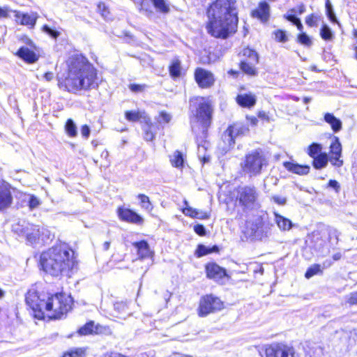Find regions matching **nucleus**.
Instances as JSON below:
<instances>
[{"label": "nucleus", "instance_id": "58836bf2", "mask_svg": "<svg viewBox=\"0 0 357 357\" xmlns=\"http://www.w3.org/2000/svg\"><path fill=\"white\" fill-rule=\"evenodd\" d=\"M272 35L275 41L284 43L288 41V36L284 30L278 29L273 31Z\"/></svg>", "mask_w": 357, "mask_h": 357}, {"label": "nucleus", "instance_id": "2f4dec72", "mask_svg": "<svg viewBox=\"0 0 357 357\" xmlns=\"http://www.w3.org/2000/svg\"><path fill=\"white\" fill-rule=\"evenodd\" d=\"M169 161L172 167L181 169L184 165V157L181 151L176 150L169 157Z\"/></svg>", "mask_w": 357, "mask_h": 357}, {"label": "nucleus", "instance_id": "774afa93", "mask_svg": "<svg viewBox=\"0 0 357 357\" xmlns=\"http://www.w3.org/2000/svg\"><path fill=\"white\" fill-rule=\"evenodd\" d=\"M25 43L31 48L36 50V47L33 41L30 38H26Z\"/></svg>", "mask_w": 357, "mask_h": 357}, {"label": "nucleus", "instance_id": "cd10ccee", "mask_svg": "<svg viewBox=\"0 0 357 357\" xmlns=\"http://www.w3.org/2000/svg\"><path fill=\"white\" fill-rule=\"evenodd\" d=\"M220 251V249L217 245H213V246L208 248L203 244H198L195 250V255L197 258H200L211 253H219Z\"/></svg>", "mask_w": 357, "mask_h": 357}, {"label": "nucleus", "instance_id": "ddd939ff", "mask_svg": "<svg viewBox=\"0 0 357 357\" xmlns=\"http://www.w3.org/2000/svg\"><path fill=\"white\" fill-rule=\"evenodd\" d=\"M116 213L121 222L139 226L144 223V219L139 213L124 205L119 206L116 209Z\"/></svg>", "mask_w": 357, "mask_h": 357}, {"label": "nucleus", "instance_id": "a878e982", "mask_svg": "<svg viewBox=\"0 0 357 357\" xmlns=\"http://www.w3.org/2000/svg\"><path fill=\"white\" fill-rule=\"evenodd\" d=\"M168 71L169 76L174 80L185 75V71L181 66V61L178 57L174 58L170 61L168 66Z\"/></svg>", "mask_w": 357, "mask_h": 357}, {"label": "nucleus", "instance_id": "2eb2a0df", "mask_svg": "<svg viewBox=\"0 0 357 357\" xmlns=\"http://www.w3.org/2000/svg\"><path fill=\"white\" fill-rule=\"evenodd\" d=\"M204 271L206 277L208 279L217 282L222 280L225 278H229L227 270L225 268L219 266L215 261H208L204 265Z\"/></svg>", "mask_w": 357, "mask_h": 357}, {"label": "nucleus", "instance_id": "052dcab7", "mask_svg": "<svg viewBox=\"0 0 357 357\" xmlns=\"http://www.w3.org/2000/svg\"><path fill=\"white\" fill-rule=\"evenodd\" d=\"M247 121L252 126H257L259 122L258 117L255 116L247 115L245 116Z\"/></svg>", "mask_w": 357, "mask_h": 357}, {"label": "nucleus", "instance_id": "79ce46f5", "mask_svg": "<svg viewBox=\"0 0 357 357\" xmlns=\"http://www.w3.org/2000/svg\"><path fill=\"white\" fill-rule=\"evenodd\" d=\"M321 38L324 40H331L333 38V33L326 24H323L320 29Z\"/></svg>", "mask_w": 357, "mask_h": 357}, {"label": "nucleus", "instance_id": "c756f323", "mask_svg": "<svg viewBox=\"0 0 357 357\" xmlns=\"http://www.w3.org/2000/svg\"><path fill=\"white\" fill-rule=\"evenodd\" d=\"M227 128L232 130V133L236 138L238 136H244L250 131L249 127L246 124L239 122H234L229 124Z\"/></svg>", "mask_w": 357, "mask_h": 357}, {"label": "nucleus", "instance_id": "f8f14e48", "mask_svg": "<svg viewBox=\"0 0 357 357\" xmlns=\"http://www.w3.org/2000/svg\"><path fill=\"white\" fill-rule=\"evenodd\" d=\"M193 77L197 86L202 89L212 88L216 81L214 73L202 67H197L195 68Z\"/></svg>", "mask_w": 357, "mask_h": 357}, {"label": "nucleus", "instance_id": "473e14b6", "mask_svg": "<svg viewBox=\"0 0 357 357\" xmlns=\"http://www.w3.org/2000/svg\"><path fill=\"white\" fill-rule=\"evenodd\" d=\"M137 198L139 200V204L142 208L148 212H151L153 211V205L147 195L140 193L137 195Z\"/></svg>", "mask_w": 357, "mask_h": 357}, {"label": "nucleus", "instance_id": "f257e3e1", "mask_svg": "<svg viewBox=\"0 0 357 357\" xmlns=\"http://www.w3.org/2000/svg\"><path fill=\"white\" fill-rule=\"evenodd\" d=\"M25 302L33 317L38 320H58L65 318L73 310L74 300L65 291H29Z\"/></svg>", "mask_w": 357, "mask_h": 357}, {"label": "nucleus", "instance_id": "bf43d9fd", "mask_svg": "<svg viewBox=\"0 0 357 357\" xmlns=\"http://www.w3.org/2000/svg\"><path fill=\"white\" fill-rule=\"evenodd\" d=\"M90 132L91 130L88 125L84 124L81 126V134L84 138L88 139L90 135Z\"/></svg>", "mask_w": 357, "mask_h": 357}, {"label": "nucleus", "instance_id": "ea45409f", "mask_svg": "<svg viewBox=\"0 0 357 357\" xmlns=\"http://www.w3.org/2000/svg\"><path fill=\"white\" fill-rule=\"evenodd\" d=\"M155 9L162 13L166 14L169 12V7L165 0H151Z\"/></svg>", "mask_w": 357, "mask_h": 357}, {"label": "nucleus", "instance_id": "6ab92c4d", "mask_svg": "<svg viewBox=\"0 0 357 357\" xmlns=\"http://www.w3.org/2000/svg\"><path fill=\"white\" fill-rule=\"evenodd\" d=\"M132 246L136 249L137 259L142 261L146 259H151L154 257V251L151 248L146 240L142 239L133 242Z\"/></svg>", "mask_w": 357, "mask_h": 357}, {"label": "nucleus", "instance_id": "09e8293b", "mask_svg": "<svg viewBox=\"0 0 357 357\" xmlns=\"http://www.w3.org/2000/svg\"><path fill=\"white\" fill-rule=\"evenodd\" d=\"M41 30L45 32L46 33H47L48 35H50V36H52L54 38H58L59 36L60 35L59 31H58L56 30H54V29H52L47 24L43 25L42 27H41Z\"/></svg>", "mask_w": 357, "mask_h": 357}, {"label": "nucleus", "instance_id": "6e6d98bb", "mask_svg": "<svg viewBox=\"0 0 357 357\" xmlns=\"http://www.w3.org/2000/svg\"><path fill=\"white\" fill-rule=\"evenodd\" d=\"M257 116L258 119H260L263 121L269 122L271 121V118L268 113L265 111H259L257 113Z\"/></svg>", "mask_w": 357, "mask_h": 357}, {"label": "nucleus", "instance_id": "864d4df0", "mask_svg": "<svg viewBox=\"0 0 357 357\" xmlns=\"http://www.w3.org/2000/svg\"><path fill=\"white\" fill-rule=\"evenodd\" d=\"M12 11L13 10L10 9V8L8 6H0V19L10 17V13H12Z\"/></svg>", "mask_w": 357, "mask_h": 357}, {"label": "nucleus", "instance_id": "72a5a7b5", "mask_svg": "<svg viewBox=\"0 0 357 357\" xmlns=\"http://www.w3.org/2000/svg\"><path fill=\"white\" fill-rule=\"evenodd\" d=\"M86 355V348L76 347L63 352L61 357H85Z\"/></svg>", "mask_w": 357, "mask_h": 357}, {"label": "nucleus", "instance_id": "a18cd8bd", "mask_svg": "<svg viewBox=\"0 0 357 357\" xmlns=\"http://www.w3.org/2000/svg\"><path fill=\"white\" fill-rule=\"evenodd\" d=\"M326 14L329 20L333 23H337V18L335 13L333 11L332 6L329 0H326Z\"/></svg>", "mask_w": 357, "mask_h": 357}, {"label": "nucleus", "instance_id": "13d9d810", "mask_svg": "<svg viewBox=\"0 0 357 357\" xmlns=\"http://www.w3.org/2000/svg\"><path fill=\"white\" fill-rule=\"evenodd\" d=\"M159 117L162 119V121L165 123H168L171 121V115L165 111L160 112Z\"/></svg>", "mask_w": 357, "mask_h": 357}, {"label": "nucleus", "instance_id": "338daca9", "mask_svg": "<svg viewBox=\"0 0 357 357\" xmlns=\"http://www.w3.org/2000/svg\"><path fill=\"white\" fill-rule=\"evenodd\" d=\"M166 357H192V356L190 355L183 354L179 352H173L170 355H169Z\"/></svg>", "mask_w": 357, "mask_h": 357}, {"label": "nucleus", "instance_id": "3c124183", "mask_svg": "<svg viewBox=\"0 0 357 357\" xmlns=\"http://www.w3.org/2000/svg\"><path fill=\"white\" fill-rule=\"evenodd\" d=\"M194 231L199 236H204L206 234V229L202 224H197L193 227Z\"/></svg>", "mask_w": 357, "mask_h": 357}, {"label": "nucleus", "instance_id": "0eeeda50", "mask_svg": "<svg viewBox=\"0 0 357 357\" xmlns=\"http://www.w3.org/2000/svg\"><path fill=\"white\" fill-rule=\"evenodd\" d=\"M235 202L243 212L251 211L259 207V192L254 185H238L234 188Z\"/></svg>", "mask_w": 357, "mask_h": 357}, {"label": "nucleus", "instance_id": "9d476101", "mask_svg": "<svg viewBox=\"0 0 357 357\" xmlns=\"http://www.w3.org/2000/svg\"><path fill=\"white\" fill-rule=\"evenodd\" d=\"M241 54L244 59L238 63L240 70L248 76H257L259 73L255 66L259 61L258 53L255 50L245 47L242 50Z\"/></svg>", "mask_w": 357, "mask_h": 357}, {"label": "nucleus", "instance_id": "5fc2aeb1", "mask_svg": "<svg viewBox=\"0 0 357 357\" xmlns=\"http://www.w3.org/2000/svg\"><path fill=\"white\" fill-rule=\"evenodd\" d=\"M100 357H130L116 351H110L104 353Z\"/></svg>", "mask_w": 357, "mask_h": 357}, {"label": "nucleus", "instance_id": "1a4fd4ad", "mask_svg": "<svg viewBox=\"0 0 357 357\" xmlns=\"http://www.w3.org/2000/svg\"><path fill=\"white\" fill-rule=\"evenodd\" d=\"M225 307L223 301L213 294H206L199 298L197 313L199 317H205L211 314L218 312Z\"/></svg>", "mask_w": 357, "mask_h": 357}, {"label": "nucleus", "instance_id": "680f3d73", "mask_svg": "<svg viewBox=\"0 0 357 357\" xmlns=\"http://www.w3.org/2000/svg\"><path fill=\"white\" fill-rule=\"evenodd\" d=\"M211 217V213L208 211H199L197 217L196 218L200 219V220H208Z\"/></svg>", "mask_w": 357, "mask_h": 357}, {"label": "nucleus", "instance_id": "39448f33", "mask_svg": "<svg viewBox=\"0 0 357 357\" xmlns=\"http://www.w3.org/2000/svg\"><path fill=\"white\" fill-rule=\"evenodd\" d=\"M192 100L196 101L197 105H195V113L190 117L191 130L195 135L197 142L203 143L208 137L214 109L212 102L205 97L196 96L190 100Z\"/></svg>", "mask_w": 357, "mask_h": 357}, {"label": "nucleus", "instance_id": "603ef678", "mask_svg": "<svg viewBox=\"0 0 357 357\" xmlns=\"http://www.w3.org/2000/svg\"><path fill=\"white\" fill-rule=\"evenodd\" d=\"M347 303L350 306L357 305V291L351 292L349 294L348 298L347 299Z\"/></svg>", "mask_w": 357, "mask_h": 357}, {"label": "nucleus", "instance_id": "37998d69", "mask_svg": "<svg viewBox=\"0 0 357 357\" xmlns=\"http://www.w3.org/2000/svg\"><path fill=\"white\" fill-rule=\"evenodd\" d=\"M296 41L299 44L307 47L311 46L312 43L310 37L305 32H301L297 35Z\"/></svg>", "mask_w": 357, "mask_h": 357}, {"label": "nucleus", "instance_id": "4be33fe9", "mask_svg": "<svg viewBox=\"0 0 357 357\" xmlns=\"http://www.w3.org/2000/svg\"><path fill=\"white\" fill-rule=\"evenodd\" d=\"M13 202V197L9 185H0V212L7 210Z\"/></svg>", "mask_w": 357, "mask_h": 357}, {"label": "nucleus", "instance_id": "e2e57ef3", "mask_svg": "<svg viewBox=\"0 0 357 357\" xmlns=\"http://www.w3.org/2000/svg\"><path fill=\"white\" fill-rule=\"evenodd\" d=\"M284 18L291 22L294 25L300 20V19L294 15H284Z\"/></svg>", "mask_w": 357, "mask_h": 357}, {"label": "nucleus", "instance_id": "de8ad7c7", "mask_svg": "<svg viewBox=\"0 0 357 357\" xmlns=\"http://www.w3.org/2000/svg\"><path fill=\"white\" fill-rule=\"evenodd\" d=\"M129 89L133 93H140L145 91L147 85L145 84H130L128 85Z\"/></svg>", "mask_w": 357, "mask_h": 357}, {"label": "nucleus", "instance_id": "c9c22d12", "mask_svg": "<svg viewBox=\"0 0 357 357\" xmlns=\"http://www.w3.org/2000/svg\"><path fill=\"white\" fill-rule=\"evenodd\" d=\"M97 12L105 20L112 18V13L109 6L103 1L97 3Z\"/></svg>", "mask_w": 357, "mask_h": 357}, {"label": "nucleus", "instance_id": "c85d7f7f", "mask_svg": "<svg viewBox=\"0 0 357 357\" xmlns=\"http://www.w3.org/2000/svg\"><path fill=\"white\" fill-rule=\"evenodd\" d=\"M324 120L331 126V128L334 132H337L342 128V123L341 120L335 116L332 113H326L324 116Z\"/></svg>", "mask_w": 357, "mask_h": 357}, {"label": "nucleus", "instance_id": "4c0bfd02", "mask_svg": "<svg viewBox=\"0 0 357 357\" xmlns=\"http://www.w3.org/2000/svg\"><path fill=\"white\" fill-rule=\"evenodd\" d=\"M317 234L321 236V238H323L324 243L326 242L330 243L333 237H335V239L337 240L335 231L330 228H324L320 231H318Z\"/></svg>", "mask_w": 357, "mask_h": 357}, {"label": "nucleus", "instance_id": "393cba45", "mask_svg": "<svg viewBox=\"0 0 357 357\" xmlns=\"http://www.w3.org/2000/svg\"><path fill=\"white\" fill-rule=\"evenodd\" d=\"M284 167L289 172L298 175H307L310 170L308 165H300L290 161L283 162Z\"/></svg>", "mask_w": 357, "mask_h": 357}, {"label": "nucleus", "instance_id": "a211bd4d", "mask_svg": "<svg viewBox=\"0 0 357 357\" xmlns=\"http://www.w3.org/2000/svg\"><path fill=\"white\" fill-rule=\"evenodd\" d=\"M12 13L14 14L17 24L26 26L29 29H33L36 24L37 20L39 17L36 12L31 13H22L17 10H13Z\"/></svg>", "mask_w": 357, "mask_h": 357}, {"label": "nucleus", "instance_id": "8fccbe9b", "mask_svg": "<svg viewBox=\"0 0 357 357\" xmlns=\"http://www.w3.org/2000/svg\"><path fill=\"white\" fill-rule=\"evenodd\" d=\"M40 202L38 197L33 195H31L29 197L28 206L30 210H33L37 208L40 205Z\"/></svg>", "mask_w": 357, "mask_h": 357}, {"label": "nucleus", "instance_id": "e433bc0d", "mask_svg": "<svg viewBox=\"0 0 357 357\" xmlns=\"http://www.w3.org/2000/svg\"><path fill=\"white\" fill-rule=\"evenodd\" d=\"M322 273L323 270L321 265L319 264H314L306 270L305 273V278L306 279H310L316 275H321Z\"/></svg>", "mask_w": 357, "mask_h": 357}, {"label": "nucleus", "instance_id": "7ed1b4c3", "mask_svg": "<svg viewBox=\"0 0 357 357\" xmlns=\"http://www.w3.org/2000/svg\"><path fill=\"white\" fill-rule=\"evenodd\" d=\"M99 84L97 69L78 57L70 59L65 76L57 77L58 87L72 93L98 89Z\"/></svg>", "mask_w": 357, "mask_h": 357}, {"label": "nucleus", "instance_id": "f03ea898", "mask_svg": "<svg viewBox=\"0 0 357 357\" xmlns=\"http://www.w3.org/2000/svg\"><path fill=\"white\" fill-rule=\"evenodd\" d=\"M207 33L216 39L226 40L238 29L239 17L236 0H215L206 9Z\"/></svg>", "mask_w": 357, "mask_h": 357}, {"label": "nucleus", "instance_id": "b1692460", "mask_svg": "<svg viewBox=\"0 0 357 357\" xmlns=\"http://www.w3.org/2000/svg\"><path fill=\"white\" fill-rule=\"evenodd\" d=\"M143 138L146 142H153L156 136V127L149 116L142 123Z\"/></svg>", "mask_w": 357, "mask_h": 357}, {"label": "nucleus", "instance_id": "423d86ee", "mask_svg": "<svg viewBox=\"0 0 357 357\" xmlns=\"http://www.w3.org/2000/svg\"><path fill=\"white\" fill-rule=\"evenodd\" d=\"M307 154L312 158V165L315 169L325 168L328 162L336 168L343 166L342 146L337 137L334 136L329 146L327 154L323 151V146L317 142L311 143L306 149Z\"/></svg>", "mask_w": 357, "mask_h": 357}, {"label": "nucleus", "instance_id": "f3484780", "mask_svg": "<svg viewBox=\"0 0 357 357\" xmlns=\"http://www.w3.org/2000/svg\"><path fill=\"white\" fill-rule=\"evenodd\" d=\"M246 233L254 240L261 241L267 237V231L265 230V222L263 217H259L252 222L250 226L246 227Z\"/></svg>", "mask_w": 357, "mask_h": 357}, {"label": "nucleus", "instance_id": "0e129e2a", "mask_svg": "<svg viewBox=\"0 0 357 357\" xmlns=\"http://www.w3.org/2000/svg\"><path fill=\"white\" fill-rule=\"evenodd\" d=\"M272 200L279 205H283L286 203V199L280 196H273Z\"/></svg>", "mask_w": 357, "mask_h": 357}, {"label": "nucleus", "instance_id": "aec40b11", "mask_svg": "<svg viewBox=\"0 0 357 357\" xmlns=\"http://www.w3.org/2000/svg\"><path fill=\"white\" fill-rule=\"evenodd\" d=\"M15 55L28 64H33L39 59V54L34 50L22 46L15 53Z\"/></svg>", "mask_w": 357, "mask_h": 357}, {"label": "nucleus", "instance_id": "9b49d317", "mask_svg": "<svg viewBox=\"0 0 357 357\" xmlns=\"http://www.w3.org/2000/svg\"><path fill=\"white\" fill-rule=\"evenodd\" d=\"M262 357H296V351L292 346L283 342H273L262 347Z\"/></svg>", "mask_w": 357, "mask_h": 357}, {"label": "nucleus", "instance_id": "69168bd1", "mask_svg": "<svg viewBox=\"0 0 357 357\" xmlns=\"http://www.w3.org/2000/svg\"><path fill=\"white\" fill-rule=\"evenodd\" d=\"M43 77L46 81H52L54 79V73L50 71L46 72L43 74Z\"/></svg>", "mask_w": 357, "mask_h": 357}, {"label": "nucleus", "instance_id": "4468645a", "mask_svg": "<svg viewBox=\"0 0 357 357\" xmlns=\"http://www.w3.org/2000/svg\"><path fill=\"white\" fill-rule=\"evenodd\" d=\"M79 336L89 335H112V331L107 326H102L99 324H95L92 320L88 321L76 331Z\"/></svg>", "mask_w": 357, "mask_h": 357}, {"label": "nucleus", "instance_id": "49530a36", "mask_svg": "<svg viewBox=\"0 0 357 357\" xmlns=\"http://www.w3.org/2000/svg\"><path fill=\"white\" fill-rule=\"evenodd\" d=\"M182 213L185 215L192 218H196L198 214V210L191 206H185L182 208Z\"/></svg>", "mask_w": 357, "mask_h": 357}, {"label": "nucleus", "instance_id": "f704fd0d", "mask_svg": "<svg viewBox=\"0 0 357 357\" xmlns=\"http://www.w3.org/2000/svg\"><path fill=\"white\" fill-rule=\"evenodd\" d=\"M66 135L70 137H75L77 135V126L72 119H68L64 125Z\"/></svg>", "mask_w": 357, "mask_h": 357}, {"label": "nucleus", "instance_id": "c03bdc74", "mask_svg": "<svg viewBox=\"0 0 357 357\" xmlns=\"http://www.w3.org/2000/svg\"><path fill=\"white\" fill-rule=\"evenodd\" d=\"M114 308L119 312H125L129 309V303L127 301H116L114 303Z\"/></svg>", "mask_w": 357, "mask_h": 357}, {"label": "nucleus", "instance_id": "a19ab883", "mask_svg": "<svg viewBox=\"0 0 357 357\" xmlns=\"http://www.w3.org/2000/svg\"><path fill=\"white\" fill-rule=\"evenodd\" d=\"M321 20L320 16L311 13L305 17V24L309 27H316L318 25L319 21Z\"/></svg>", "mask_w": 357, "mask_h": 357}, {"label": "nucleus", "instance_id": "bb28decb", "mask_svg": "<svg viewBox=\"0 0 357 357\" xmlns=\"http://www.w3.org/2000/svg\"><path fill=\"white\" fill-rule=\"evenodd\" d=\"M124 116L128 121L132 123L139 121L141 124L149 117L144 110H126Z\"/></svg>", "mask_w": 357, "mask_h": 357}, {"label": "nucleus", "instance_id": "6e6552de", "mask_svg": "<svg viewBox=\"0 0 357 357\" xmlns=\"http://www.w3.org/2000/svg\"><path fill=\"white\" fill-rule=\"evenodd\" d=\"M268 165V159L263 151L255 149L245 155L241 168L245 174L252 177L261 174L263 168Z\"/></svg>", "mask_w": 357, "mask_h": 357}, {"label": "nucleus", "instance_id": "dca6fc26", "mask_svg": "<svg viewBox=\"0 0 357 357\" xmlns=\"http://www.w3.org/2000/svg\"><path fill=\"white\" fill-rule=\"evenodd\" d=\"M250 15L252 18L266 24L271 17V6L266 0L259 1L257 6L250 11Z\"/></svg>", "mask_w": 357, "mask_h": 357}, {"label": "nucleus", "instance_id": "7c9ffc66", "mask_svg": "<svg viewBox=\"0 0 357 357\" xmlns=\"http://www.w3.org/2000/svg\"><path fill=\"white\" fill-rule=\"evenodd\" d=\"M275 220L278 225V227L280 228L282 231H289L292 227V222L291 221L282 216V215L275 213Z\"/></svg>", "mask_w": 357, "mask_h": 357}, {"label": "nucleus", "instance_id": "20e7f679", "mask_svg": "<svg viewBox=\"0 0 357 357\" xmlns=\"http://www.w3.org/2000/svg\"><path fill=\"white\" fill-rule=\"evenodd\" d=\"M78 266L77 255L68 243H58L40 254V270L52 277L68 275Z\"/></svg>", "mask_w": 357, "mask_h": 357}, {"label": "nucleus", "instance_id": "5701e85b", "mask_svg": "<svg viewBox=\"0 0 357 357\" xmlns=\"http://www.w3.org/2000/svg\"><path fill=\"white\" fill-rule=\"evenodd\" d=\"M235 101L242 108L251 109L257 104V97L251 92L238 93L235 97Z\"/></svg>", "mask_w": 357, "mask_h": 357}, {"label": "nucleus", "instance_id": "4d7b16f0", "mask_svg": "<svg viewBox=\"0 0 357 357\" xmlns=\"http://www.w3.org/2000/svg\"><path fill=\"white\" fill-rule=\"evenodd\" d=\"M327 187L333 188L336 192H338L340 190V185L339 183L335 179H331L327 183Z\"/></svg>", "mask_w": 357, "mask_h": 357}, {"label": "nucleus", "instance_id": "412c9836", "mask_svg": "<svg viewBox=\"0 0 357 357\" xmlns=\"http://www.w3.org/2000/svg\"><path fill=\"white\" fill-rule=\"evenodd\" d=\"M236 144V137L232 133V130L227 128L223 131L220 139V146L225 152H228L234 149Z\"/></svg>", "mask_w": 357, "mask_h": 357}]
</instances>
